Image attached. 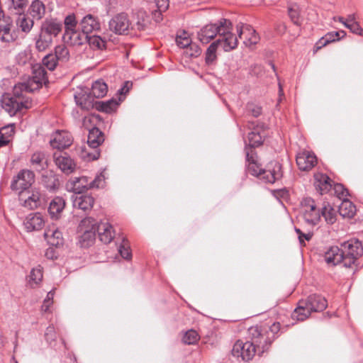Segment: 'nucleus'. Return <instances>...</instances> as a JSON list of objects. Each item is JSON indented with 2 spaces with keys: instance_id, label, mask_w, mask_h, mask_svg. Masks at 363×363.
Here are the masks:
<instances>
[{
  "instance_id": "obj_53",
  "label": "nucleus",
  "mask_w": 363,
  "mask_h": 363,
  "mask_svg": "<svg viewBox=\"0 0 363 363\" xmlns=\"http://www.w3.org/2000/svg\"><path fill=\"white\" fill-rule=\"evenodd\" d=\"M118 252L121 256L125 259H130L132 257L128 242L125 239H123L122 243L118 247Z\"/></svg>"
},
{
  "instance_id": "obj_51",
  "label": "nucleus",
  "mask_w": 363,
  "mask_h": 363,
  "mask_svg": "<svg viewBox=\"0 0 363 363\" xmlns=\"http://www.w3.org/2000/svg\"><path fill=\"white\" fill-rule=\"evenodd\" d=\"M176 43L179 47L185 48L191 44V40L186 32L182 31L180 34L177 35Z\"/></svg>"
},
{
  "instance_id": "obj_54",
  "label": "nucleus",
  "mask_w": 363,
  "mask_h": 363,
  "mask_svg": "<svg viewBox=\"0 0 363 363\" xmlns=\"http://www.w3.org/2000/svg\"><path fill=\"white\" fill-rule=\"evenodd\" d=\"M56 57L53 54H49L43 59V66L46 67L49 70H54L57 65Z\"/></svg>"
},
{
  "instance_id": "obj_2",
  "label": "nucleus",
  "mask_w": 363,
  "mask_h": 363,
  "mask_svg": "<svg viewBox=\"0 0 363 363\" xmlns=\"http://www.w3.org/2000/svg\"><path fill=\"white\" fill-rule=\"evenodd\" d=\"M250 330L251 333H257V337L253 339L254 342L238 340L232 350V354L235 357L241 358L243 361H249L255 356L257 352L255 344L261 345L263 340L264 345H262V352L267 350L270 345V342H267L266 338L259 333L257 328H251Z\"/></svg>"
},
{
  "instance_id": "obj_39",
  "label": "nucleus",
  "mask_w": 363,
  "mask_h": 363,
  "mask_svg": "<svg viewBox=\"0 0 363 363\" xmlns=\"http://www.w3.org/2000/svg\"><path fill=\"white\" fill-rule=\"evenodd\" d=\"M43 277V269L38 265L30 271L28 276V284L33 288L35 287L41 282Z\"/></svg>"
},
{
  "instance_id": "obj_18",
  "label": "nucleus",
  "mask_w": 363,
  "mask_h": 363,
  "mask_svg": "<svg viewBox=\"0 0 363 363\" xmlns=\"http://www.w3.org/2000/svg\"><path fill=\"white\" fill-rule=\"evenodd\" d=\"M296 164L301 170L309 171L317 164V158L313 153L303 151L296 156Z\"/></svg>"
},
{
  "instance_id": "obj_38",
  "label": "nucleus",
  "mask_w": 363,
  "mask_h": 363,
  "mask_svg": "<svg viewBox=\"0 0 363 363\" xmlns=\"http://www.w3.org/2000/svg\"><path fill=\"white\" fill-rule=\"evenodd\" d=\"M321 216L325 218L327 223L333 224L336 221L337 212L335 208L328 203L321 207Z\"/></svg>"
},
{
  "instance_id": "obj_11",
  "label": "nucleus",
  "mask_w": 363,
  "mask_h": 363,
  "mask_svg": "<svg viewBox=\"0 0 363 363\" xmlns=\"http://www.w3.org/2000/svg\"><path fill=\"white\" fill-rule=\"evenodd\" d=\"M131 26V23L127 14H117L109 21V29L118 35L126 34Z\"/></svg>"
},
{
  "instance_id": "obj_40",
  "label": "nucleus",
  "mask_w": 363,
  "mask_h": 363,
  "mask_svg": "<svg viewBox=\"0 0 363 363\" xmlns=\"http://www.w3.org/2000/svg\"><path fill=\"white\" fill-rule=\"evenodd\" d=\"M18 15V19L16 20L17 26L24 33H28L33 26V21L26 16L23 13H17Z\"/></svg>"
},
{
  "instance_id": "obj_26",
  "label": "nucleus",
  "mask_w": 363,
  "mask_h": 363,
  "mask_svg": "<svg viewBox=\"0 0 363 363\" xmlns=\"http://www.w3.org/2000/svg\"><path fill=\"white\" fill-rule=\"evenodd\" d=\"M13 24L10 19L6 20L0 25V40L3 43L13 42L17 35L13 29Z\"/></svg>"
},
{
  "instance_id": "obj_35",
  "label": "nucleus",
  "mask_w": 363,
  "mask_h": 363,
  "mask_svg": "<svg viewBox=\"0 0 363 363\" xmlns=\"http://www.w3.org/2000/svg\"><path fill=\"white\" fill-rule=\"evenodd\" d=\"M14 134L13 125H8L0 128V147L7 145Z\"/></svg>"
},
{
  "instance_id": "obj_17",
  "label": "nucleus",
  "mask_w": 363,
  "mask_h": 363,
  "mask_svg": "<svg viewBox=\"0 0 363 363\" xmlns=\"http://www.w3.org/2000/svg\"><path fill=\"white\" fill-rule=\"evenodd\" d=\"M54 160L59 169L66 174L72 172L76 167L74 160L65 152L55 153Z\"/></svg>"
},
{
  "instance_id": "obj_55",
  "label": "nucleus",
  "mask_w": 363,
  "mask_h": 363,
  "mask_svg": "<svg viewBox=\"0 0 363 363\" xmlns=\"http://www.w3.org/2000/svg\"><path fill=\"white\" fill-rule=\"evenodd\" d=\"M249 145L251 147H257L262 143V138L259 133L251 131L248 133Z\"/></svg>"
},
{
  "instance_id": "obj_50",
  "label": "nucleus",
  "mask_w": 363,
  "mask_h": 363,
  "mask_svg": "<svg viewBox=\"0 0 363 363\" xmlns=\"http://www.w3.org/2000/svg\"><path fill=\"white\" fill-rule=\"evenodd\" d=\"M199 339V336L197 332L194 330H189L184 333L182 341L186 345H194Z\"/></svg>"
},
{
  "instance_id": "obj_5",
  "label": "nucleus",
  "mask_w": 363,
  "mask_h": 363,
  "mask_svg": "<svg viewBox=\"0 0 363 363\" xmlns=\"http://www.w3.org/2000/svg\"><path fill=\"white\" fill-rule=\"evenodd\" d=\"M341 250L344 255V267L352 268L357 267L358 259L363 255V247L362 242L357 239H350L341 245Z\"/></svg>"
},
{
  "instance_id": "obj_46",
  "label": "nucleus",
  "mask_w": 363,
  "mask_h": 363,
  "mask_svg": "<svg viewBox=\"0 0 363 363\" xmlns=\"http://www.w3.org/2000/svg\"><path fill=\"white\" fill-rule=\"evenodd\" d=\"M218 46H220V44L218 42H213L209 47L208 48L206 52V62L208 65H211L215 62L217 58L216 50Z\"/></svg>"
},
{
  "instance_id": "obj_23",
  "label": "nucleus",
  "mask_w": 363,
  "mask_h": 363,
  "mask_svg": "<svg viewBox=\"0 0 363 363\" xmlns=\"http://www.w3.org/2000/svg\"><path fill=\"white\" fill-rule=\"evenodd\" d=\"M96 232L98 233L100 240L105 243H110L114 238V231L111 224L101 222L96 225Z\"/></svg>"
},
{
  "instance_id": "obj_43",
  "label": "nucleus",
  "mask_w": 363,
  "mask_h": 363,
  "mask_svg": "<svg viewBox=\"0 0 363 363\" xmlns=\"http://www.w3.org/2000/svg\"><path fill=\"white\" fill-rule=\"evenodd\" d=\"M32 91H33V89L29 84L20 83L14 86L12 97L24 101L23 92H30Z\"/></svg>"
},
{
  "instance_id": "obj_41",
  "label": "nucleus",
  "mask_w": 363,
  "mask_h": 363,
  "mask_svg": "<svg viewBox=\"0 0 363 363\" xmlns=\"http://www.w3.org/2000/svg\"><path fill=\"white\" fill-rule=\"evenodd\" d=\"M80 157L86 161L97 160L100 156V152L96 148H89L88 145H84L81 147Z\"/></svg>"
},
{
  "instance_id": "obj_24",
  "label": "nucleus",
  "mask_w": 363,
  "mask_h": 363,
  "mask_svg": "<svg viewBox=\"0 0 363 363\" xmlns=\"http://www.w3.org/2000/svg\"><path fill=\"white\" fill-rule=\"evenodd\" d=\"M314 186L320 194H326L332 188V180L326 174L316 173L314 174Z\"/></svg>"
},
{
  "instance_id": "obj_33",
  "label": "nucleus",
  "mask_w": 363,
  "mask_h": 363,
  "mask_svg": "<svg viewBox=\"0 0 363 363\" xmlns=\"http://www.w3.org/2000/svg\"><path fill=\"white\" fill-rule=\"evenodd\" d=\"M29 12L33 18L40 20L45 14V6L41 1L34 0L29 7Z\"/></svg>"
},
{
  "instance_id": "obj_47",
  "label": "nucleus",
  "mask_w": 363,
  "mask_h": 363,
  "mask_svg": "<svg viewBox=\"0 0 363 363\" xmlns=\"http://www.w3.org/2000/svg\"><path fill=\"white\" fill-rule=\"evenodd\" d=\"M289 16L294 24L299 26L302 23V18L300 15V7L294 4L289 8Z\"/></svg>"
},
{
  "instance_id": "obj_60",
  "label": "nucleus",
  "mask_w": 363,
  "mask_h": 363,
  "mask_svg": "<svg viewBox=\"0 0 363 363\" xmlns=\"http://www.w3.org/2000/svg\"><path fill=\"white\" fill-rule=\"evenodd\" d=\"M105 184V176L103 173L96 175L94 180H91V187L93 188H102Z\"/></svg>"
},
{
  "instance_id": "obj_27",
  "label": "nucleus",
  "mask_w": 363,
  "mask_h": 363,
  "mask_svg": "<svg viewBox=\"0 0 363 363\" xmlns=\"http://www.w3.org/2000/svg\"><path fill=\"white\" fill-rule=\"evenodd\" d=\"M72 203L74 208L86 211L93 207L94 199L90 195H77L72 196Z\"/></svg>"
},
{
  "instance_id": "obj_13",
  "label": "nucleus",
  "mask_w": 363,
  "mask_h": 363,
  "mask_svg": "<svg viewBox=\"0 0 363 363\" xmlns=\"http://www.w3.org/2000/svg\"><path fill=\"white\" fill-rule=\"evenodd\" d=\"M72 143L71 134L65 130L56 131L52 135L50 144L54 149L62 150L69 147Z\"/></svg>"
},
{
  "instance_id": "obj_58",
  "label": "nucleus",
  "mask_w": 363,
  "mask_h": 363,
  "mask_svg": "<svg viewBox=\"0 0 363 363\" xmlns=\"http://www.w3.org/2000/svg\"><path fill=\"white\" fill-rule=\"evenodd\" d=\"M118 103L116 100H110L106 102H103L101 105V108L106 113H111L116 110Z\"/></svg>"
},
{
  "instance_id": "obj_59",
  "label": "nucleus",
  "mask_w": 363,
  "mask_h": 363,
  "mask_svg": "<svg viewBox=\"0 0 363 363\" xmlns=\"http://www.w3.org/2000/svg\"><path fill=\"white\" fill-rule=\"evenodd\" d=\"M334 191L335 195L340 199H347V196H348V191L341 184H334Z\"/></svg>"
},
{
  "instance_id": "obj_20",
  "label": "nucleus",
  "mask_w": 363,
  "mask_h": 363,
  "mask_svg": "<svg viewBox=\"0 0 363 363\" xmlns=\"http://www.w3.org/2000/svg\"><path fill=\"white\" fill-rule=\"evenodd\" d=\"M32 79L29 81V84L34 83L33 90L38 89L43 84L48 82L47 72L45 67L40 64H35L32 67Z\"/></svg>"
},
{
  "instance_id": "obj_14",
  "label": "nucleus",
  "mask_w": 363,
  "mask_h": 363,
  "mask_svg": "<svg viewBox=\"0 0 363 363\" xmlns=\"http://www.w3.org/2000/svg\"><path fill=\"white\" fill-rule=\"evenodd\" d=\"M65 43L72 46H79L87 42L88 35L82 29L81 30L73 29L67 32H65L63 35Z\"/></svg>"
},
{
  "instance_id": "obj_63",
  "label": "nucleus",
  "mask_w": 363,
  "mask_h": 363,
  "mask_svg": "<svg viewBox=\"0 0 363 363\" xmlns=\"http://www.w3.org/2000/svg\"><path fill=\"white\" fill-rule=\"evenodd\" d=\"M247 109L255 117L259 116L262 113V108L254 104H247Z\"/></svg>"
},
{
  "instance_id": "obj_7",
  "label": "nucleus",
  "mask_w": 363,
  "mask_h": 363,
  "mask_svg": "<svg viewBox=\"0 0 363 363\" xmlns=\"http://www.w3.org/2000/svg\"><path fill=\"white\" fill-rule=\"evenodd\" d=\"M79 230L82 232L79 242L83 247L90 246L96 238V221L92 218H86L82 220Z\"/></svg>"
},
{
  "instance_id": "obj_44",
  "label": "nucleus",
  "mask_w": 363,
  "mask_h": 363,
  "mask_svg": "<svg viewBox=\"0 0 363 363\" xmlns=\"http://www.w3.org/2000/svg\"><path fill=\"white\" fill-rule=\"evenodd\" d=\"M345 35L346 33L344 30L330 32L321 38L320 43L323 46H325L330 43L343 38Z\"/></svg>"
},
{
  "instance_id": "obj_10",
  "label": "nucleus",
  "mask_w": 363,
  "mask_h": 363,
  "mask_svg": "<svg viewBox=\"0 0 363 363\" xmlns=\"http://www.w3.org/2000/svg\"><path fill=\"white\" fill-rule=\"evenodd\" d=\"M30 106V103L27 100H19L9 94L2 96L1 106L10 116H14L18 111H21L23 108L27 109Z\"/></svg>"
},
{
  "instance_id": "obj_4",
  "label": "nucleus",
  "mask_w": 363,
  "mask_h": 363,
  "mask_svg": "<svg viewBox=\"0 0 363 363\" xmlns=\"http://www.w3.org/2000/svg\"><path fill=\"white\" fill-rule=\"evenodd\" d=\"M219 38L216 42L220 44V47L225 52L235 49L238 46V38L233 33V24L226 18H221L215 23Z\"/></svg>"
},
{
  "instance_id": "obj_8",
  "label": "nucleus",
  "mask_w": 363,
  "mask_h": 363,
  "mask_svg": "<svg viewBox=\"0 0 363 363\" xmlns=\"http://www.w3.org/2000/svg\"><path fill=\"white\" fill-rule=\"evenodd\" d=\"M35 182L34 173L28 169H22L13 177L11 188L13 191L23 192L30 189Z\"/></svg>"
},
{
  "instance_id": "obj_30",
  "label": "nucleus",
  "mask_w": 363,
  "mask_h": 363,
  "mask_svg": "<svg viewBox=\"0 0 363 363\" xmlns=\"http://www.w3.org/2000/svg\"><path fill=\"white\" fill-rule=\"evenodd\" d=\"M74 191L80 194L82 191L91 189V181L87 177H74L71 182Z\"/></svg>"
},
{
  "instance_id": "obj_61",
  "label": "nucleus",
  "mask_w": 363,
  "mask_h": 363,
  "mask_svg": "<svg viewBox=\"0 0 363 363\" xmlns=\"http://www.w3.org/2000/svg\"><path fill=\"white\" fill-rule=\"evenodd\" d=\"M45 337L46 341L49 344H51L53 341H55L56 340L57 335H56V333H55L54 326L49 325L46 328V330L45 333Z\"/></svg>"
},
{
  "instance_id": "obj_56",
  "label": "nucleus",
  "mask_w": 363,
  "mask_h": 363,
  "mask_svg": "<svg viewBox=\"0 0 363 363\" xmlns=\"http://www.w3.org/2000/svg\"><path fill=\"white\" fill-rule=\"evenodd\" d=\"M64 24L65 32L75 29L77 24L75 16L74 14L67 16L65 18Z\"/></svg>"
},
{
  "instance_id": "obj_3",
  "label": "nucleus",
  "mask_w": 363,
  "mask_h": 363,
  "mask_svg": "<svg viewBox=\"0 0 363 363\" xmlns=\"http://www.w3.org/2000/svg\"><path fill=\"white\" fill-rule=\"evenodd\" d=\"M328 302L320 295L313 294L306 301H300L298 306L294 310L291 316L298 320H306L312 312H320L326 308Z\"/></svg>"
},
{
  "instance_id": "obj_45",
  "label": "nucleus",
  "mask_w": 363,
  "mask_h": 363,
  "mask_svg": "<svg viewBox=\"0 0 363 363\" xmlns=\"http://www.w3.org/2000/svg\"><path fill=\"white\" fill-rule=\"evenodd\" d=\"M74 99L77 104L82 109H89L92 106L90 96L82 91L74 94Z\"/></svg>"
},
{
  "instance_id": "obj_57",
  "label": "nucleus",
  "mask_w": 363,
  "mask_h": 363,
  "mask_svg": "<svg viewBox=\"0 0 363 363\" xmlns=\"http://www.w3.org/2000/svg\"><path fill=\"white\" fill-rule=\"evenodd\" d=\"M31 58V54L29 50L20 52L16 56V61L19 65H26Z\"/></svg>"
},
{
  "instance_id": "obj_31",
  "label": "nucleus",
  "mask_w": 363,
  "mask_h": 363,
  "mask_svg": "<svg viewBox=\"0 0 363 363\" xmlns=\"http://www.w3.org/2000/svg\"><path fill=\"white\" fill-rule=\"evenodd\" d=\"M30 162L31 167L38 172H40L48 167L45 154L41 152L33 153L30 157Z\"/></svg>"
},
{
  "instance_id": "obj_25",
  "label": "nucleus",
  "mask_w": 363,
  "mask_h": 363,
  "mask_svg": "<svg viewBox=\"0 0 363 363\" xmlns=\"http://www.w3.org/2000/svg\"><path fill=\"white\" fill-rule=\"evenodd\" d=\"M218 33L216 24L210 23L201 28L197 33L198 40L203 44L208 43Z\"/></svg>"
},
{
  "instance_id": "obj_15",
  "label": "nucleus",
  "mask_w": 363,
  "mask_h": 363,
  "mask_svg": "<svg viewBox=\"0 0 363 363\" xmlns=\"http://www.w3.org/2000/svg\"><path fill=\"white\" fill-rule=\"evenodd\" d=\"M23 225L27 232L38 231L45 225V219L40 213H29L23 221Z\"/></svg>"
},
{
  "instance_id": "obj_52",
  "label": "nucleus",
  "mask_w": 363,
  "mask_h": 363,
  "mask_svg": "<svg viewBox=\"0 0 363 363\" xmlns=\"http://www.w3.org/2000/svg\"><path fill=\"white\" fill-rule=\"evenodd\" d=\"M185 49L184 54L189 57H197L201 53V49L196 43H191Z\"/></svg>"
},
{
  "instance_id": "obj_22",
  "label": "nucleus",
  "mask_w": 363,
  "mask_h": 363,
  "mask_svg": "<svg viewBox=\"0 0 363 363\" xmlns=\"http://www.w3.org/2000/svg\"><path fill=\"white\" fill-rule=\"evenodd\" d=\"M325 261L330 266H335L339 264L344 265V255L341 249L337 246L331 247L325 254Z\"/></svg>"
},
{
  "instance_id": "obj_36",
  "label": "nucleus",
  "mask_w": 363,
  "mask_h": 363,
  "mask_svg": "<svg viewBox=\"0 0 363 363\" xmlns=\"http://www.w3.org/2000/svg\"><path fill=\"white\" fill-rule=\"evenodd\" d=\"M6 4L8 6V9L15 14L23 13L27 4L28 0H6Z\"/></svg>"
},
{
  "instance_id": "obj_1",
  "label": "nucleus",
  "mask_w": 363,
  "mask_h": 363,
  "mask_svg": "<svg viewBox=\"0 0 363 363\" xmlns=\"http://www.w3.org/2000/svg\"><path fill=\"white\" fill-rule=\"evenodd\" d=\"M247 171L265 183L273 184L282 177L281 166L277 162H272L267 169L260 167L257 155L252 150L247 152Z\"/></svg>"
},
{
  "instance_id": "obj_32",
  "label": "nucleus",
  "mask_w": 363,
  "mask_h": 363,
  "mask_svg": "<svg viewBox=\"0 0 363 363\" xmlns=\"http://www.w3.org/2000/svg\"><path fill=\"white\" fill-rule=\"evenodd\" d=\"M339 213L344 218H352L356 213V207L349 199H344L339 206Z\"/></svg>"
},
{
  "instance_id": "obj_49",
  "label": "nucleus",
  "mask_w": 363,
  "mask_h": 363,
  "mask_svg": "<svg viewBox=\"0 0 363 363\" xmlns=\"http://www.w3.org/2000/svg\"><path fill=\"white\" fill-rule=\"evenodd\" d=\"M56 59L59 61L66 62L69 60V52L67 48L64 45H58L55 49Z\"/></svg>"
},
{
  "instance_id": "obj_6",
  "label": "nucleus",
  "mask_w": 363,
  "mask_h": 363,
  "mask_svg": "<svg viewBox=\"0 0 363 363\" xmlns=\"http://www.w3.org/2000/svg\"><path fill=\"white\" fill-rule=\"evenodd\" d=\"M301 213L304 221L311 225H315L320 220L321 208L318 207L314 199L306 197L301 202Z\"/></svg>"
},
{
  "instance_id": "obj_29",
  "label": "nucleus",
  "mask_w": 363,
  "mask_h": 363,
  "mask_svg": "<svg viewBox=\"0 0 363 363\" xmlns=\"http://www.w3.org/2000/svg\"><path fill=\"white\" fill-rule=\"evenodd\" d=\"M104 135L97 128H92L89 130L88 135L87 145L89 148L98 149L99 146L104 142Z\"/></svg>"
},
{
  "instance_id": "obj_42",
  "label": "nucleus",
  "mask_w": 363,
  "mask_h": 363,
  "mask_svg": "<svg viewBox=\"0 0 363 363\" xmlns=\"http://www.w3.org/2000/svg\"><path fill=\"white\" fill-rule=\"evenodd\" d=\"M135 26L137 30H144L149 23V18L146 11L143 10L138 11L135 14Z\"/></svg>"
},
{
  "instance_id": "obj_28",
  "label": "nucleus",
  "mask_w": 363,
  "mask_h": 363,
  "mask_svg": "<svg viewBox=\"0 0 363 363\" xmlns=\"http://www.w3.org/2000/svg\"><path fill=\"white\" fill-rule=\"evenodd\" d=\"M65 206V201L60 196L54 198L50 203L48 212L52 219L57 220L60 218Z\"/></svg>"
},
{
  "instance_id": "obj_34",
  "label": "nucleus",
  "mask_w": 363,
  "mask_h": 363,
  "mask_svg": "<svg viewBox=\"0 0 363 363\" xmlns=\"http://www.w3.org/2000/svg\"><path fill=\"white\" fill-rule=\"evenodd\" d=\"M52 39L40 31L38 36L35 38V47L38 52H44L49 48L52 43Z\"/></svg>"
},
{
  "instance_id": "obj_62",
  "label": "nucleus",
  "mask_w": 363,
  "mask_h": 363,
  "mask_svg": "<svg viewBox=\"0 0 363 363\" xmlns=\"http://www.w3.org/2000/svg\"><path fill=\"white\" fill-rule=\"evenodd\" d=\"M346 28L350 29L352 33L360 36H363V28H361L358 22L353 23L350 25L347 24Z\"/></svg>"
},
{
  "instance_id": "obj_21",
  "label": "nucleus",
  "mask_w": 363,
  "mask_h": 363,
  "mask_svg": "<svg viewBox=\"0 0 363 363\" xmlns=\"http://www.w3.org/2000/svg\"><path fill=\"white\" fill-rule=\"evenodd\" d=\"M44 237L48 243L52 246L59 247L64 242L62 232L55 225L49 226L45 230Z\"/></svg>"
},
{
  "instance_id": "obj_16",
  "label": "nucleus",
  "mask_w": 363,
  "mask_h": 363,
  "mask_svg": "<svg viewBox=\"0 0 363 363\" xmlns=\"http://www.w3.org/2000/svg\"><path fill=\"white\" fill-rule=\"evenodd\" d=\"M62 29V24L60 21L55 18H47L41 25L40 32L51 37V39L53 40V38L57 37Z\"/></svg>"
},
{
  "instance_id": "obj_37",
  "label": "nucleus",
  "mask_w": 363,
  "mask_h": 363,
  "mask_svg": "<svg viewBox=\"0 0 363 363\" xmlns=\"http://www.w3.org/2000/svg\"><path fill=\"white\" fill-rule=\"evenodd\" d=\"M108 87L102 80L94 82L91 86V94L95 98H102L106 95Z\"/></svg>"
},
{
  "instance_id": "obj_12",
  "label": "nucleus",
  "mask_w": 363,
  "mask_h": 363,
  "mask_svg": "<svg viewBox=\"0 0 363 363\" xmlns=\"http://www.w3.org/2000/svg\"><path fill=\"white\" fill-rule=\"evenodd\" d=\"M236 29L238 37L243 40L246 46L255 45L258 42L259 37L251 26L240 23L236 26Z\"/></svg>"
},
{
  "instance_id": "obj_19",
  "label": "nucleus",
  "mask_w": 363,
  "mask_h": 363,
  "mask_svg": "<svg viewBox=\"0 0 363 363\" xmlns=\"http://www.w3.org/2000/svg\"><path fill=\"white\" fill-rule=\"evenodd\" d=\"M81 29L87 35L100 30L101 24L99 18L92 15L86 14L79 22Z\"/></svg>"
},
{
  "instance_id": "obj_9",
  "label": "nucleus",
  "mask_w": 363,
  "mask_h": 363,
  "mask_svg": "<svg viewBox=\"0 0 363 363\" xmlns=\"http://www.w3.org/2000/svg\"><path fill=\"white\" fill-rule=\"evenodd\" d=\"M43 199V194L39 189L33 188L23 192H19V200L23 206L28 209L38 208Z\"/></svg>"
},
{
  "instance_id": "obj_64",
  "label": "nucleus",
  "mask_w": 363,
  "mask_h": 363,
  "mask_svg": "<svg viewBox=\"0 0 363 363\" xmlns=\"http://www.w3.org/2000/svg\"><path fill=\"white\" fill-rule=\"evenodd\" d=\"M296 232L298 235V240L301 245H305V240L308 241L312 238V234L310 233H303L299 229H296Z\"/></svg>"
},
{
  "instance_id": "obj_48",
  "label": "nucleus",
  "mask_w": 363,
  "mask_h": 363,
  "mask_svg": "<svg viewBox=\"0 0 363 363\" xmlns=\"http://www.w3.org/2000/svg\"><path fill=\"white\" fill-rule=\"evenodd\" d=\"M87 42L92 49L103 50L106 48V41L99 35L89 37Z\"/></svg>"
}]
</instances>
